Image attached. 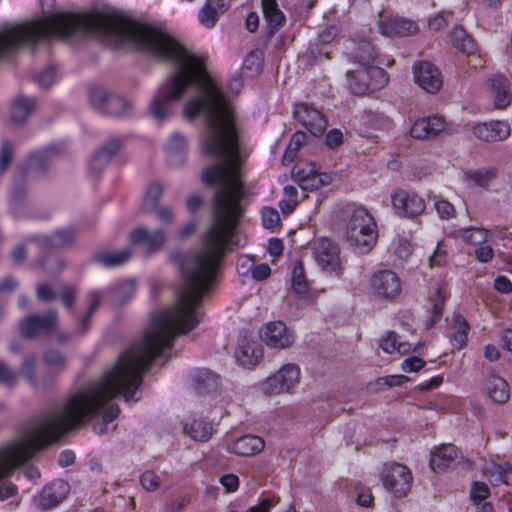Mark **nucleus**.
Returning a JSON list of instances; mask_svg holds the SVG:
<instances>
[{
  "label": "nucleus",
  "mask_w": 512,
  "mask_h": 512,
  "mask_svg": "<svg viewBox=\"0 0 512 512\" xmlns=\"http://www.w3.org/2000/svg\"><path fill=\"white\" fill-rule=\"evenodd\" d=\"M234 230L209 228L203 247L182 259V285L174 305L153 312L142 338L123 352L100 379L72 394L61 407L34 418L17 439L0 449V480L10 476L36 451L101 412L103 421L95 423L93 430L98 435L107 432V424L120 413L118 405L111 401L118 395L127 402L133 400L153 360L165 356L178 335L189 333L200 323L201 313L197 309L213 284Z\"/></svg>",
  "instance_id": "obj_1"
},
{
  "label": "nucleus",
  "mask_w": 512,
  "mask_h": 512,
  "mask_svg": "<svg viewBox=\"0 0 512 512\" xmlns=\"http://www.w3.org/2000/svg\"><path fill=\"white\" fill-rule=\"evenodd\" d=\"M166 32L165 22L142 23L107 4L80 13L61 12L49 17H33L22 22H4L0 32Z\"/></svg>",
  "instance_id": "obj_2"
},
{
  "label": "nucleus",
  "mask_w": 512,
  "mask_h": 512,
  "mask_svg": "<svg viewBox=\"0 0 512 512\" xmlns=\"http://www.w3.org/2000/svg\"><path fill=\"white\" fill-rule=\"evenodd\" d=\"M377 240L374 218L369 212L359 207L353 210L347 227V241L359 253L369 252Z\"/></svg>",
  "instance_id": "obj_3"
},
{
  "label": "nucleus",
  "mask_w": 512,
  "mask_h": 512,
  "mask_svg": "<svg viewBox=\"0 0 512 512\" xmlns=\"http://www.w3.org/2000/svg\"><path fill=\"white\" fill-rule=\"evenodd\" d=\"M346 74L349 87L356 95L379 90L388 82L386 71L374 64L357 63V68L348 70Z\"/></svg>",
  "instance_id": "obj_4"
},
{
  "label": "nucleus",
  "mask_w": 512,
  "mask_h": 512,
  "mask_svg": "<svg viewBox=\"0 0 512 512\" xmlns=\"http://www.w3.org/2000/svg\"><path fill=\"white\" fill-rule=\"evenodd\" d=\"M383 486L396 497L408 494L412 487L413 476L410 469L400 463L392 462L383 465L380 472Z\"/></svg>",
  "instance_id": "obj_5"
},
{
  "label": "nucleus",
  "mask_w": 512,
  "mask_h": 512,
  "mask_svg": "<svg viewBox=\"0 0 512 512\" xmlns=\"http://www.w3.org/2000/svg\"><path fill=\"white\" fill-rule=\"evenodd\" d=\"M58 325V312L49 310L44 314H30L18 323L22 337L34 339L40 335L50 334Z\"/></svg>",
  "instance_id": "obj_6"
},
{
  "label": "nucleus",
  "mask_w": 512,
  "mask_h": 512,
  "mask_svg": "<svg viewBox=\"0 0 512 512\" xmlns=\"http://www.w3.org/2000/svg\"><path fill=\"white\" fill-rule=\"evenodd\" d=\"M300 368L294 363L283 365L276 373L269 376L262 384V390L267 395H278L289 392L299 383Z\"/></svg>",
  "instance_id": "obj_7"
},
{
  "label": "nucleus",
  "mask_w": 512,
  "mask_h": 512,
  "mask_svg": "<svg viewBox=\"0 0 512 512\" xmlns=\"http://www.w3.org/2000/svg\"><path fill=\"white\" fill-rule=\"evenodd\" d=\"M313 256L323 271L339 274L342 267L338 245L327 238L314 243Z\"/></svg>",
  "instance_id": "obj_8"
},
{
  "label": "nucleus",
  "mask_w": 512,
  "mask_h": 512,
  "mask_svg": "<svg viewBox=\"0 0 512 512\" xmlns=\"http://www.w3.org/2000/svg\"><path fill=\"white\" fill-rule=\"evenodd\" d=\"M414 81L426 92L434 94L443 85V77L439 68L428 62L418 61L413 65Z\"/></svg>",
  "instance_id": "obj_9"
},
{
  "label": "nucleus",
  "mask_w": 512,
  "mask_h": 512,
  "mask_svg": "<svg viewBox=\"0 0 512 512\" xmlns=\"http://www.w3.org/2000/svg\"><path fill=\"white\" fill-rule=\"evenodd\" d=\"M261 340L270 348L286 349L293 345L294 335L282 321L265 324L260 330Z\"/></svg>",
  "instance_id": "obj_10"
},
{
  "label": "nucleus",
  "mask_w": 512,
  "mask_h": 512,
  "mask_svg": "<svg viewBox=\"0 0 512 512\" xmlns=\"http://www.w3.org/2000/svg\"><path fill=\"white\" fill-rule=\"evenodd\" d=\"M370 285L378 297L386 300L394 299L401 291L400 279L391 270L375 272L370 278Z\"/></svg>",
  "instance_id": "obj_11"
},
{
  "label": "nucleus",
  "mask_w": 512,
  "mask_h": 512,
  "mask_svg": "<svg viewBox=\"0 0 512 512\" xmlns=\"http://www.w3.org/2000/svg\"><path fill=\"white\" fill-rule=\"evenodd\" d=\"M294 118L301 123L313 136H320L326 130V117L316 108L306 104H296Z\"/></svg>",
  "instance_id": "obj_12"
},
{
  "label": "nucleus",
  "mask_w": 512,
  "mask_h": 512,
  "mask_svg": "<svg viewBox=\"0 0 512 512\" xmlns=\"http://www.w3.org/2000/svg\"><path fill=\"white\" fill-rule=\"evenodd\" d=\"M49 151L34 153L30 156L27 164L20 167L17 174L15 175L14 185L12 190V198L14 200H20L25 195V188L22 183L28 178L31 173L36 170H45L46 160L49 155Z\"/></svg>",
  "instance_id": "obj_13"
},
{
  "label": "nucleus",
  "mask_w": 512,
  "mask_h": 512,
  "mask_svg": "<svg viewBox=\"0 0 512 512\" xmlns=\"http://www.w3.org/2000/svg\"><path fill=\"white\" fill-rule=\"evenodd\" d=\"M486 87L495 108L503 110L511 104L512 85L503 74H494L489 77L486 81Z\"/></svg>",
  "instance_id": "obj_14"
},
{
  "label": "nucleus",
  "mask_w": 512,
  "mask_h": 512,
  "mask_svg": "<svg viewBox=\"0 0 512 512\" xmlns=\"http://www.w3.org/2000/svg\"><path fill=\"white\" fill-rule=\"evenodd\" d=\"M391 201L397 212L407 217L413 218L425 210L424 200L413 192L398 190L392 194Z\"/></svg>",
  "instance_id": "obj_15"
},
{
  "label": "nucleus",
  "mask_w": 512,
  "mask_h": 512,
  "mask_svg": "<svg viewBox=\"0 0 512 512\" xmlns=\"http://www.w3.org/2000/svg\"><path fill=\"white\" fill-rule=\"evenodd\" d=\"M446 123L442 117L427 116L416 120L410 128L411 137L418 140H427L438 136L445 131Z\"/></svg>",
  "instance_id": "obj_16"
},
{
  "label": "nucleus",
  "mask_w": 512,
  "mask_h": 512,
  "mask_svg": "<svg viewBox=\"0 0 512 512\" xmlns=\"http://www.w3.org/2000/svg\"><path fill=\"white\" fill-rule=\"evenodd\" d=\"M510 132V125L500 120L479 123L473 127L475 137L486 142L505 140Z\"/></svg>",
  "instance_id": "obj_17"
},
{
  "label": "nucleus",
  "mask_w": 512,
  "mask_h": 512,
  "mask_svg": "<svg viewBox=\"0 0 512 512\" xmlns=\"http://www.w3.org/2000/svg\"><path fill=\"white\" fill-rule=\"evenodd\" d=\"M347 53L353 56L357 63L374 64L376 50L365 34H356L346 46Z\"/></svg>",
  "instance_id": "obj_18"
},
{
  "label": "nucleus",
  "mask_w": 512,
  "mask_h": 512,
  "mask_svg": "<svg viewBox=\"0 0 512 512\" xmlns=\"http://www.w3.org/2000/svg\"><path fill=\"white\" fill-rule=\"evenodd\" d=\"M165 240V232L161 229L151 232L146 227L140 226L130 233V241L134 244L143 245L149 253L160 250Z\"/></svg>",
  "instance_id": "obj_19"
},
{
  "label": "nucleus",
  "mask_w": 512,
  "mask_h": 512,
  "mask_svg": "<svg viewBox=\"0 0 512 512\" xmlns=\"http://www.w3.org/2000/svg\"><path fill=\"white\" fill-rule=\"evenodd\" d=\"M69 490V484L64 480H55L46 485L39 495L41 507L46 510L56 507L66 499Z\"/></svg>",
  "instance_id": "obj_20"
},
{
  "label": "nucleus",
  "mask_w": 512,
  "mask_h": 512,
  "mask_svg": "<svg viewBox=\"0 0 512 512\" xmlns=\"http://www.w3.org/2000/svg\"><path fill=\"white\" fill-rule=\"evenodd\" d=\"M262 356V347L257 342L250 341L247 338H242L239 341L234 353L236 362L245 368L257 365Z\"/></svg>",
  "instance_id": "obj_21"
},
{
  "label": "nucleus",
  "mask_w": 512,
  "mask_h": 512,
  "mask_svg": "<svg viewBox=\"0 0 512 512\" xmlns=\"http://www.w3.org/2000/svg\"><path fill=\"white\" fill-rule=\"evenodd\" d=\"M459 458V450L452 444L441 445L431 453L430 467L435 472H443L454 466Z\"/></svg>",
  "instance_id": "obj_22"
},
{
  "label": "nucleus",
  "mask_w": 512,
  "mask_h": 512,
  "mask_svg": "<svg viewBox=\"0 0 512 512\" xmlns=\"http://www.w3.org/2000/svg\"><path fill=\"white\" fill-rule=\"evenodd\" d=\"M136 291V283L134 280H124L117 282L107 289V303L113 308H119L132 299Z\"/></svg>",
  "instance_id": "obj_23"
},
{
  "label": "nucleus",
  "mask_w": 512,
  "mask_h": 512,
  "mask_svg": "<svg viewBox=\"0 0 512 512\" xmlns=\"http://www.w3.org/2000/svg\"><path fill=\"white\" fill-rule=\"evenodd\" d=\"M123 141L118 138L109 139L94 154L91 160V169L99 173L105 169L111 159L121 150Z\"/></svg>",
  "instance_id": "obj_24"
},
{
  "label": "nucleus",
  "mask_w": 512,
  "mask_h": 512,
  "mask_svg": "<svg viewBox=\"0 0 512 512\" xmlns=\"http://www.w3.org/2000/svg\"><path fill=\"white\" fill-rule=\"evenodd\" d=\"M29 240L35 241L41 250L50 251L71 245L75 240V232L70 229L59 230L52 234L50 237L35 236Z\"/></svg>",
  "instance_id": "obj_25"
},
{
  "label": "nucleus",
  "mask_w": 512,
  "mask_h": 512,
  "mask_svg": "<svg viewBox=\"0 0 512 512\" xmlns=\"http://www.w3.org/2000/svg\"><path fill=\"white\" fill-rule=\"evenodd\" d=\"M264 440L255 435H244L228 444L226 449L239 456H252L261 452L264 448Z\"/></svg>",
  "instance_id": "obj_26"
},
{
  "label": "nucleus",
  "mask_w": 512,
  "mask_h": 512,
  "mask_svg": "<svg viewBox=\"0 0 512 512\" xmlns=\"http://www.w3.org/2000/svg\"><path fill=\"white\" fill-rule=\"evenodd\" d=\"M195 391L199 395L215 392L218 387V376L209 369H197L192 374Z\"/></svg>",
  "instance_id": "obj_27"
},
{
  "label": "nucleus",
  "mask_w": 512,
  "mask_h": 512,
  "mask_svg": "<svg viewBox=\"0 0 512 512\" xmlns=\"http://www.w3.org/2000/svg\"><path fill=\"white\" fill-rule=\"evenodd\" d=\"M486 390L493 402L503 404L510 398V389L506 380L497 375H490L486 380Z\"/></svg>",
  "instance_id": "obj_28"
},
{
  "label": "nucleus",
  "mask_w": 512,
  "mask_h": 512,
  "mask_svg": "<svg viewBox=\"0 0 512 512\" xmlns=\"http://www.w3.org/2000/svg\"><path fill=\"white\" fill-rule=\"evenodd\" d=\"M36 105V98L19 96L11 106V120L15 124L24 123L29 115L35 110Z\"/></svg>",
  "instance_id": "obj_29"
},
{
  "label": "nucleus",
  "mask_w": 512,
  "mask_h": 512,
  "mask_svg": "<svg viewBox=\"0 0 512 512\" xmlns=\"http://www.w3.org/2000/svg\"><path fill=\"white\" fill-rule=\"evenodd\" d=\"M380 28L381 32H417L419 30L416 22L398 15L381 19Z\"/></svg>",
  "instance_id": "obj_30"
},
{
  "label": "nucleus",
  "mask_w": 512,
  "mask_h": 512,
  "mask_svg": "<svg viewBox=\"0 0 512 512\" xmlns=\"http://www.w3.org/2000/svg\"><path fill=\"white\" fill-rule=\"evenodd\" d=\"M185 137L174 133L167 143V158L171 165H180L185 161Z\"/></svg>",
  "instance_id": "obj_31"
},
{
  "label": "nucleus",
  "mask_w": 512,
  "mask_h": 512,
  "mask_svg": "<svg viewBox=\"0 0 512 512\" xmlns=\"http://www.w3.org/2000/svg\"><path fill=\"white\" fill-rule=\"evenodd\" d=\"M262 11L264 18L272 30H278L283 27L285 23V15L279 9L276 0H262Z\"/></svg>",
  "instance_id": "obj_32"
},
{
  "label": "nucleus",
  "mask_w": 512,
  "mask_h": 512,
  "mask_svg": "<svg viewBox=\"0 0 512 512\" xmlns=\"http://www.w3.org/2000/svg\"><path fill=\"white\" fill-rule=\"evenodd\" d=\"M334 40V34H318L316 40L310 43L307 49V58L310 64L316 62L319 56L329 57L328 45Z\"/></svg>",
  "instance_id": "obj_33"
},
{
  "label": "nucleus",
  "mask_w": 512,
  "mask_h": 512,
  "mask_svg": "<svg viewBox=\"0 0 512 512\" xmlns=\"http://www.w3.org/2000/svg\"><path fill=\"white\" fill-rule=\"evenodd\" d=\"M164 193V185L160 182L151 183L143 198L141 209L144 213L151 214L157 208Z\"/></svg>",
  "instance_id": "obj_34"
},
{
  "label": "nucleus",
  "mask_w": 512,
  "mask_h": 512,
  "mask_svg": "<svg viewBox=\"0 0 512 512\" xmlns=\"http://www.w3.org/2000/svg\"><path fill=\"white\" fill-rule=\"evenodd\" d=\"M184 430L196 441H207L213 432L212 424L205 419H195Z\"/></svg>",
  "instance_id": "obj_35"
},
{
  "label": "nucleus",
  "mask_w": 512,
  "mask_h": 512,
  "mask_svg": "<svg viewBox=\"0 0 512 512\" xmlns=\"http://www.w3.org/2000/svg\"><path fill=\"white\" fill-rule=\"evenodd\" d=\"M453 327L455 331L452 335V341L454 342L455 347L461 349L467 343L470 326L463 316L456 315L454 317Z\"/></svg>",
  "instance_id": "obj_36"
},
{
  "label": "nucleus",
  "mask_w": 512,
  "mask_h": 512,
  "mask_svg": "<svg viewBox=\"0 0 512 512\" xmlns=\"http://www.w3.org/2000/svg\"><path fill=\"white\" fill-rule=\"evenodd\" d=\"M130 256V249L125 248L114 252L99 253L95 256V259L102 263L104 266L112 267L125 263L130 258Z\"/></svg>",
  "instance_id": "obj_37"
},
{
  "label": "nucleus",
  "mask_w": 512,
  "mask_h": 512,
  "mask_svg": "<svg viewBox=\"0 0 512 512\" xmlns=\"http://www.w3.org/2000/svg\"><path fill=\"white\" fill-rule=\"evenodd\" d=\"M130 110L131 105L127 100L120 96L111 94L103 113L112 116H125L129 114Z\"/></svg>",
  "instance_id": "obj_38"
},
{
  "label": "nucleus",
  "mask_w": 512,
  "mask_h": 512,
  "mask_svg": "<svg viewBox=\"0 0 512 512\" xmlns=\"http://www.w3.org/2000/svg\"><path fill=\"white\" fill-rule=\"evenodd\" d=\"M380 347L383 351L390 354L395 351L399 352L400 354H405L410 350V345L408 343H397V335L393 331H389L386 336L380 340Z\"/></svg>",
  "instance_id": "obj_39"
},
{
  "label": "nucleus",
  "mask_w": 512,
  "mask_h": 512,
  "mask_svg": "<svg viewBox=\"0 0 512 512\" xmlns=\"http://www.w3.org/2000/svg\"><path fill=\"white\" fill-rule=\"evenodd\" d=\"M460 237L469 244L480 245L485 243L489 237V231L481 227H470L459 230Z\"/></svg>",
  "instance_id": "obj_40"
},
{
  "label": "nucleus",
  "mask_w": 512,
  "mask_h": 512,
  "mask_svg": "<svg viewBox=\"0 0 512 512\" xmlns=\"http://www.w3.org/2000/svg\"><path fill=\"white\" fill-rule=\"evenodd\" d=\"M292 289L298 295H306L309 291V284L304 274L303 265L300 261H297L293 268Z\"/></svg>",
  "instance_id": "obj_41"
},
{
  "label": "nucleus",
  "mask_w": 512,
  "mask_h": 512,
  "mask_svg": "<svg viewBox=\"0 0 512 512\" xmlns=\"http://www.w3.org/2000/svg\"><path fill=\"white\" fill-rule=\"evenodd\" d=\"M263 53L260 49H252L246 55L242 69L249 73L250 76H254L260 73L262 70Z\"/></svg>",
  "instance_id": "obj_42"
},
{
  "label": "nucleus",
  "mask_w": 512,
  "mask_h": 512,
  "mask_svg": "<svg viewBox=\"0 0 512 512\" xmlns=\"http://www.w3.org/2000/svg\"><path fill=\"white\" fill-rule=\"evenodd\" d=\"M111 93L104 87L96 86L92 87L89 91V101L91 105L103 112Z\"/></svg>",
  "instance_id": "obj_43"
},
{
  "label": "nucleus",
  "mask_w": 512,
  "mask_h": 512,
  "mask_svg": "<svg viewBox=\"0 0 512 512\" xmlns=\"http://www.w3.org/2000/svg\"><path fill=\"white\" fill-rule=\"evenodd\" d=\"M465 176L467 179L473 181L475 185L485 187L492 179L496 177V170L490 168L480 169L477 171H469L465 173Z\"/></svg>",
  "instance_id": "obj_44"
},
{
  "label": "nucleus",
  "mask_w": 512,
  "mask_h": 512,
  "mask_svg": "<svg viewBox=\"0 0 512 512\" xmlns=\"http://www.w3.org/2000/svg\"><path fill=\"white\" fill-rule=\"evenodd\" d=\"M306 141V134L301 131H297L293 134L286 151L283 156L284 162H292L301 146Z\"/></svg>",
  "instance_id": "obj_45"
},
{
  "label": "nucleus",
  "mask_w": 512,
  "mask_h": 512,
  "mask_svg": "<svg viewBox=\"0 0 512 512\" xmlns=\"http://www.w3.org/2000/svg\"><path fill=\"white\" fill-rule=\"evenodd\" d=\"M512 470V466L508 463L505 464H496L492 463L487 467V472L490 476V481L494 485H499L500 483H506V475L509 471Z\"/></svg>",
  "instance_id": "obj_46"
},
{
  "label": "nucleus",
  "mask_w": 512,
  "mask_h": 512,
  "mask_svg": "<svg viewBox=\"0 0 512 512\" xmlns=\"http://www.w3.org/2000/svg\"><path fill=\"white\" fill-rule=\"evenodd\" d=\"M317 172V167L315 163L312 162H298L294 165L292 169V178L300 183L306 178L311 177L313 174Z\"/></svg>",
  "instance_id": "obj_47"
},
{
  "label": "nucleus",
  "mask_w": 512,
  "mask_h": 512,
  "mask_svg": "<svg viewBox=\"0 0 512 512\" xmlns=\"http://www.w3.org/2000/svg\"><path fill=\"white\" fill-rule=\"evenodd\" d=\"M38 363V357L35 354L27 355L20 367V373L26 380L32 384H36L35 371Z\"/></svg>",
  "instance_id": "obj_48"
},
{
  "label": "nucleus",
  "mask_w": 512,
  "mask_h": 512,
  "mask_svg": "<svg viewBox=\"0 0 512 512\" xmlns=\"http://www.w3.org/2000/svg\"><path fill=\"white\" fill-rule=\"evenodd\" d=\"M409 381V378L405 375H389L385 377L378 378L375 382L369 384V389L372 391H377L381 389L383 386L394 387L403 384L404 382Z\"/></svg>",
  "instance_id": "obj_49"
},
{
  "label": "nucleus",
  "mask_w": 512,
  "mask_h": 512,
  "mask_svg": "<svg viewBox=\"0 0 512 512\" xmlns=\"http://www.w3.org/2000/svg\"><path fill=\"white\" fill-rule=\"evenodd\" d=\"M452 43L456 49L465 53L471 54L476 49V44L471 34H452Z\"/></svg>",
  "instance_id": "obj_50"
},
{
  "label": "nucleus",
  "mask_w": 512,
  "mask_h": 512,
  "mask_svg": "<svg viewBox=\"0 0 512 512\" xmlns=\"http://www.w3.org/2000/svg\"><path fill=\"white\" fill-rule=\"evenodd\" d=\"M330 181V177L327 174L316 172L311 177L306 178L302 182L298 183L301 189L303 190H315L323 185L328 184Z\"/></svg>",
  "instance_id": "obj_51"
},
{
  "label": "nucleus",
  "mask_w": 512,
  "mask_h": 512,
  "mask_svg": "<svg viewBox=\"0 0 512 512\" xmlns=\"http://www.w3.org/2000/svg\"><path fill=\"white\" fill-rule=\"evenodd\" d=\"M41 267L48 274L52 275V274L60 273L64 269L65 263L58 256H46V257H43L41 260Z\"/></svg>",
  "instance_id": "obj_52"
},
{
  "label": "nucleus",
  "mask_w": 512,
  "mask_h": 512,
  "mask_svg": "<svg viewBox=\"0 0 512 512\" xmlns=\"http://www.w3.org/2000/svg\"><path fill=\"white\" fill-rule=\"evenodd\" d=\"M489 495L490 489L486 483L478 481L473 482L470 489V498L475 504L481 503L483 500L487 499Z\"/></svg>",
  "instance_id": "obj_53"
},
{
  "label": "nucleus",
  "mask_w": 512,
  "mask_h": 512,
  "mask_svg": "<svg viewBox=\"0 0 512 512\" xmlns=\"http://www.w3.org/2000/svg\"><path fill=\"white\" fill-rule=\"evenodd\" d=\"M44 362L59 371L64 370L66 365V358L64 354L57 350H49L44 354Z\"/></svg>",
  "instance_id": "obj_54"
},
{
  "label": "nucleus",
  "mask_w": 512,
  "mask_h": 512,
  "mask_svg": "<svg viewBox=\"0 0 512 512\" xmlns=\"http://www.w3.org/2000/svg\"><path fill=\"white\" fill-rule=\"evenodd\" d=\"M140 482L142 487L149 492L156 491L161 485L160 477L152 470L145 471L140 476Z\"/></svg>",
  "instance_id": "obj_55"
},
{
  "label": "nucleus",
  "mask_w": 512,
  "mask_h": 512,
  "mask_svg": "<svg viewBox=\"0 0 512 512\" xmlns=\"http://www.w3.org/2000/svg\"><path fill=\"white\" fill-rule=\"evenodd\" d=\"M262 222L263 226L267 229H275L280 225V215L278 211L271 207L262 209Z\"/></svg>",
  "instance_id": "obj_56"
},
{
  "label": "nucleus",
  "mask_w": 512,
  "mask_h": 512,
  "mask_svg": "<svg viewBox=\"0 0 512 512\" xmlns=\"http://www.w3.org/2000/svg\"><path fill=\"white\" fill-rule=\"evenodd\" d=\"M220 14L210 4L206 3L199 13V19L207 28H212Z\"/></svg>",
  "instance_id": "obj_57"
},
{
  "label": "nucleus",
  "mask_w": 512,
  "mask_h": 512,
  "mask_svg": "<svg viewBox=\"0 0 512 512\" xmlns=\"http://www.w3.org/2000/svg\"><path fill=\"white\" fill-rule=\"evenodd\" d=\"M14 155V146L9 141H4L0 149V172L5 171L11 163Z\"/></svg>",
  "instance_id": "obj_58"
},
{
  "label": "nucleus",
  "mask_w": 512,
  "mask_h": 512,
  "mask_svg": "<svg viewBox=\"0 0 512 512\" xmlns=\"http://www.w3.org/2000/svg\"><path fill=\"white\" fill-rule=\"evenodd\" d=\"M56 71V66L50 65L46 69H44L40 74L35 76V81L41 87H50L56 79Z\"/></svg>",
  "instance_id": "obj_59"
},
{
  "label": "nucleus",
  "mask_w": 512,
  "mask_h": 512,
  "mask_svg": "<svg viewBox=\"0 0 512 512\" xmlns=\"http://www.w3.org/2000/svg\"><path fill=\"white\" fill-rule=\"evenodd\" d=\"M17 372L10 368L6 363L0 361V383L12 387L17 381Z\"/></svg>",
  "instance_id": "obj_60"
},
{
  "label": "nucleus",
  "mask_w": 512,
  "mask_h": 512,
  "mask_svg": "<svg viewBox=\"0 0 512 512\" xmlns=\"http://www.w3.org/2000/svg\"><path fill=\"white\" fill-rule=\"evenodd\" d=\"M413 245L409 239L404 237H398L396 247L394 248L395 254L400 259H406L412 253Z\"/></svg>",
  "instance_id": "obj_61"
},
{
  "label": "nucleus",
  "mask_w": 512,
  "mask_h": 512,
  "mask_svg": "<svg viewBox=\"0 0 512 512\" xmlns=\"http://www.w3.org/2000/svg\"><path fill=\"white\" fill-rule=\"evenodd\" d=\"M88 300H89V306H88L87 311L94 314V312L99 308L102 301L107 302V295L105 293V290L90 291L88 294Z\"/></svg>",
  "instance_id": "obj_62"
},
{
  "label": "nucleus",
  "mask_w": 512,
  "mask_h": 512,
  "mask_svg": "<svg viewBox=\"0 0 512 512\" xmlns=\"http://www.w3.org/2000/svg\"><path fill=\"white\" fill-rule=\"evenodd\" d=\"M446 263V251L443 249L441 243H438L434 252L429 256V266L433 267H441Z\"/></svg>",
  "instance_id": "obj_63"
},
{
  "label": "nucleus",
  "mask_w": 512,
  "mask_h": 512,
  "mask_svg": "<svg viewBox=\"0 0 512 512\" xmlns=\"http://www.w3.org/2000/svg\"><path fill=\"white\" fill-rule=\"evenodd\" d=\"M435 209L442 219H449L455 212L454 206L450 202L442 199L435 202Z\"/></svg>",
  "instance_id": "obj_64"
}]
</instances>
